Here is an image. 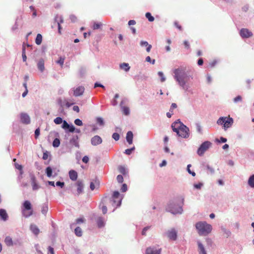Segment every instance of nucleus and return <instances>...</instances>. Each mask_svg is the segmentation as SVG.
Masks as SVG:
<instances>
[{"label":"nucleus","instance_id":"1","mask_svg":"<svg viewBox=\"0 0 254 254\" xmlns=\"http://www.w3.org/2000/svg\"><path fill=\"white\" fill-rule=\"evenodd\" d=\"M174 78L179 86L185 91H189L190 86L188 82L191 76L183 68L175 69L174 71Z\"/></svg>","mask_w":254,"mask_h":254},{"label":"nucleus","instance_id":"2","mask_svg":"<svg viewBox=\"0 0 254 254\" xmlns=\"http://www.w3.org/2000/svg\"><path fill=\"white\" fill-rule=\"evenodd\" d=\"M184 201V197L183 196L176 197L167 203L165 209L173 214H181L183 212Z\"/></svg>","mask_w":254,"mask_h":254},{"label":"nucleus","instance_id":"3","mask_svg":"<svg viewBox=\"0 0 254 254\" xmlns=\"http://www.w3.org/2000/svg\"><path fill=\"white\" fill-rule=\"evenodd\" d=\"M195 227L199 236H207L212 230V225L206 221H199L195 224Z\"/></svg>","mask_w":254,"mask_h":254},{"label":"nucleus","instance_id":"4","mask_svg":"<svg viewBox=\"0 0 254 254\" xmlns=\"http://www.w3.org/2000/svg\"><path fill=\"white\" fill-rule=\"evenodd\" d=\"M233 119L229 117H220L217 121V124L219 125L223 126V127L225 130L230 128L233 124Z\"/></svg>","mask_w":254,"mask_h":254},{"label":"nucleus","instance_id":"5","mask_svg":"<svg viewBox=\"0 0 254 254\" xmlns=\"http://www.w3.org/2000/svg\"><path fill=\"white\" fill-rule=\"evenodd\" d=\"M23 208L22 212L23 216L29 217L33 213L31 202L29 200H25L23 204Z\"/></svg>","mask_w":254,"mask_h":254},{"label":"nucleus","instance_id":"6","mask_svg":"<svg viewBox=\"0 0 254 254\" xmlns=\"http://www.w3.org/2000/svg\"><path fill=\"white\" fill-rule=\"evenodd\" d=\"M212 143L208 141L203 142L198 148L197 153L199 156H202L204 152L211 146Z\"/></svg>","mask_w":254,"mask_h":254},{"label":"nucleus","instance_id":"7","mask_svg":"<svg viewBox=\"0 0 254 254\" xmlns=\"http://www.w3.org/2000/svg\"><path fill=\"white\" fill-rule=\"evenodd\" d=\"M189 128L185 125L182 126V127L180 128L177 132V135L184 138H187L189 137Z\"/></svg>","mask_w":254,"mask_h":254},{"label":"nucleus","instance_id":"8","mask_svg":"<svg viewBox=\"0 0 254 254\" xmlns=\"http://www.w3.org/2000/svg\"><path fill=\"white\" fill-rule=\"evenodd\" d=\"M178 232L175 228H171L165 232V236L171 241H176Z\"/></svg>","mask_w":254,"mask_h":254},{"label":"nucleus","instance_id":"9","mask_svg":"<svg viewBox=\"0 0 254 254\" xmlns=\"http://www.w3.org/2000/svg\"><path fill=\"white\" fill-rule=\"evenodd\" d=\"M75 186L77 189L76 195H79L83 192L84 184L82 180H78L75 183Z\"/></svg>","mask_w":254,"mask_h":254},{"label":"nucleus","instance_id":"10","mask_svg":"<svg viewBox=\"0 0 254 254\" xmlns=\"http://www.w3.org/2000/svg\"><path fill=\"white\" fill-rule=\"evenodd\" d=\"M20 122L23 124L28 125L30 123V118L29 115L25 113H22L20 114Z\"/></svg>","mask_w":254,"mask_h":254},{"label":"nucleus","instance_id":"11","mask_svg":"<svg viewBox=\"0 0 254 254\" xmlns=\"http://www.w3.org/2000/svg\"><path fill=\"white\" fill-rule=\"evenodd\" d=\"M240 34L242 38H248L253 36V33L247 28H243L240 32Z\"/></svg>","mask_w":254,"mask_h":254},{"label":"nucleus","instance_id":"12","mask_svg":"<svg viewBox=\"0 0 254 254\" xmlns=\"http://www.w3.org/2000/svg\"><path fill=\"white\" fill-rule=\"evenodd\" d=\"M183 125H184V124L181 122L180 121L177 120L172 124L171 127L173 131L177 133L180 128L182 127V126Z\"/></svg>","mask_w":254,"mask_h":254},{"label":"nucleus","instance_id":"13","mask_svg":"<svg viewBox=\"0 0 254 254\" xmlns=\"http://www.w3.org/2000/svg\"><path fill=\"white\" fill-rule=\"evenodd\" d=\"M31 184L33 190H38L40 188V186L37 183L36 179L34 175L31 176Z\"/></svg>","mask_w":254,"mask_h":254},{"label":"nucleus","instance_id":"14","mask_svg":"<svg viewBox=\"0 0 254 254\" xmlns=\"http://www.w3.org/2000/svg\"><path fill=\"white\" fill-rule=\"evenodd\" d=\"M197 245L198 246L197 251L199 254H207L204 245L200 241H197Z\"/></svg>","mask_w":254,"mask_h":254},{"label":"nucleus","instance_id":"15","mask_svg":"<svg viewBox=\"0 0 254 254\" xmlns=\"http://www.w3.org/2000/svg\"><path fill=\"white\" fill-rule=\"evenodd\" d=\"M91 144L96 146L101 144L102 142V138L98 135H95L91 138Z\"/></svg>","mask_w":254,"mask_h":254},{"label":"nucleus","instance_id":"16","mask_svg":"<svg viewBox=\"0 0 254 254\" xmlns=\"http://www.w3.org/2000/svg\"><path fill=\"white\" fill-rule=\"evenodd\" d=\"M84 91V87L80 86L77 87L73 91V95L75 96H79L83 94Z\"/></svg>","mask_w":254,"mask_h":254},{"label":"nucleus","instance_id":"17","mask_svg":"<svg viewBox=\"0 0 254 254\" xmlns=\"http://www.w3.org/2000/svg\"><path fill=\"white\" fill-rule=\"evenodd\" d=\"M77 173L74 170H70L69 172V177L72 181H76L77 178Z\"/></svg>","mask_w":254,"mask_h":254},{"label":"nucleus","instance_id":"18","mask_svg":"<svg viewBox=\"0 0 254 254\" xmlns=\"http://www.w3.org/2000/svg\"><path fill=\"white\" fill-rule=\"evenodd\" d=\"M146 254H159V252L155 248L149 247L146 249Z\"/></svg>","mask_w":254,"mask_h":254},{"label":"nucleus","instance_id":"19","mask_svg":"<svg viewBox=\"0 0 254 254\" xmlns=\"http://www.w3.org/2000/svg\"><path fill=\"white\" fill-rule=\"evenodd\" d=\"M37 66L39 69V70L43 72L45 69V66H44V61L43 59H40L38 64H37Z\"/></svg>","mask_w":254,"mask_h":254},{"label":"nucleus","instance_id":"20","mask_svg":"<svg viewBox=\"0 0 254 254\" xmlns=\"http://www.w3.org/2000/svg\"><path fill=\"white\" fill-rule=\"evenodd\" d=\"M126 139L127 142L131 144L132 143L133 133L131 131H128L127 133Z\"/></svg>","mask_w":254,"mask_h":254},{"label":"nucleus","instance_id":"21","mask_svg":"<svg viewBox=\"0 0 254 254\" xmlns=\"http://www.w3.org/2000/svg\"><path fill=\"white\" fill-rule=\"evenodd\" d=\"M4 242L5 245L8 247L12 246L13 245L12 239L10 236H6Z\"/></svg>","mask_w":254,"mask_h":254},{"label":"nucleus","instance_id":"22","mask_svg":"<svg viewBox=\"0 0 254 254\" xmlns=\"http://www.w3.org/2000/svg\"><path fill=\"white\" fill-rule=\"evenodd\" d=\"M0 217L3 221H6L8 218V215L4 209H0Z\"/></svg>","mask_w":254,"mask_h":254},{"label":"nucleus","instance_id":"23","mask_svg":"<svg viewBox=\"0 0 254 254\" xmlns=\"http://www.w3.org/2000/svg\"><path fill=\"white\" fill-rule=\"evenodd\" d=\"M112 205L114 207H118L121 205L122 199H112L111 200Z\"/></svg>","mask_w":254,"mask_h":254},{"label":"nucleus","instance_id":"24","mask_svg":"<svg viewBox=\"0 0 254 254\" xmlns=\"http://www.w3.org/2000/svg\"><path fill=\"white\" fill-rule=\"evenodd\" d=\"M140 46H145V47H147V48H146V51L147 52H149L151 50V49L152 48V46L151 45H149L148 44V42H146V41H141L140 42Z\"/></svg>","mask_w":254,"mask_h":254},{"label":"nucleus","instance_id":"25","mask_svg":"<svg viewBox=\"0 0 254 254\" xmlns=\"http://www.w3.org/2000/svg\"><path fill=\"white\" fill-rule=\"evenodd\" d=\"M30 230L34 234L36 235H37L40 232L39 229L35 225H31L30 226Z\"/></svg>","mask_w":254,"mask_h":254},{"label":"nucleus","instance_id":"26","mask_svg":"<svg viewBox=\"0 0 254 254\" xmlns=\"http://www.w3.org/2000/svg\"><path fill=\"white\" fill-rule=\"evenodd\" d=\"M120 67L122 69L126 71H128L130 69V66L127 63H124L120 65Z\"/></svg>","mask_w":254,"mask_h":254},{"label":"nucleus","instance_id":"27","mask_svg":"<svg viewBox=\"0 0 254 254\" xmlns=\"http://www.w3.org/2000/svg\"><path fill=\"white\" fill-rule=\"evenodd\" d=\"M96 222L99 228H101L103 227L105 225L104 219L102 217L98 218L97 219Z\"/></svg>","mask_w":254,"mask_h":254},{"label":"nucleus","instance_id":"28","mask_svg":"<svg viewBox=\"0 0 254 254\" xmlns=\"http://www.w3.org/2000/svg\"><path fill=\"white\" fill-rule=\"evenodd\" d=\"M78 138L77 135L74 136L70 140V143L76 147H79L78 143L77 141Z\"/></svg>","mask_w":254,"mask_h":254},{"label":"nucleus","instance_id":"29","mask_svg":"<svg viewBox=\"0 0 254 254\" xmlns=\"http://www.w3.org/2000/svg\"><path fill=\"white\" fill-rule=\"evenodd\" d=\"M42 41V36L40 34H38L37 35L36 39H35V43L37 45H40Z\"/></svg>","mask_w":254,"mask_h":254},{"label":"nucleus","instance_id":"30","mask_svg":"<svg viewBox=\"0 0 254 254\" xmlns=\"http://www.w3.org/2000/svg\"><path fill=\"white\" fill-rule=\"evenodd\" d=\"M221 230L223 232V233L225 235V236L226 238H228L229 237H230L231 236V232H230V230H229L224 227H221Z\"/></svg>","mask_w":254,"mask_h":254},{"label":"nucleus","instance_id":"31","mask_svg":"<svg viewBox=\"0 0 254 254\" xmlns=\"http://www.w3.org/2000/svg\"><path fill=\"white\" fill-rule=\"evenodd\" d=\"M249 185L252 187L254 188V175H252L248 180Z\"/></svg>","mask_w":254,"mask_h":254},{"label":"nucleus","instance_id":"32","mask_svg":"<svg viewBox=\"0 0 254 254\" xmlns=\"http://www.w3.org/2000/svg\"><path fill=\"white\" fill-rule=\"evenodd\" d=\"M118 170L122 174L124 175H126L127 174V171L126 169L122 166H120L118 167Z\"/></svg>","mask_w":254,"mask_h":254},{"label":"nucleus","instance_id":"33","mask_svg":"<svg viewBox=\"0 0 254 254\" xmlns=\"http://www.w3.org/2000/svg\"><path fill=\"white\" fill-rule=\"evenodd\" d=\"M22 57L23 61L24 62H26V60H27V57L26 55L25 47L24 45H23V46H22Z\"/></svg>","mask_w":254,"mask_h":254},{"label":"nucleus","instance_id":"34","mask_svg":"<svg viewBox=\"0 0 254 254\" xmlns=\"http://www.w3.org/2000/svg\"><path fill=\"white\" fill-rule=\"evenodd\" d=\"M74 233L78 237H81L82 234V230L79 227H77L74 229Z\"/></svg>","mask_w":254,"mask_h":254},{"label":"nucleus","instance_id":"35","mask_svg":"<svg viewBox=\"0 0 254 254\" xmlns=\"http://www.w3.org/2000/svg\"><path fill=\"white\" fill-rule=\"evenodd\" d=\"M122 112L125 115H128L129 114V109L126 106H123L122 107Z\"/></svg>","mask_w":254,"mask_h":254},{"label":"nucleus","instance_id":"36","mask_svg":"<svg viewBox=\"0 0 254 254\" xmlns=\"http://www.w3.org/2000/svg\"><path fill=\"white\" fill-rule=\"evenodd\" d=\"M195 126L197 132L201 134L202 133V129L200 124L197 123L195 124Z\"/></svg>","mask_w":254,"mask_h":254},{"label":"nucleus","instance_id":"37","mask_svg":"<svg viewBox=\"0 0 254 254\" xmlns=\"http://www.w3.org/2000/svg\"><path fill=\"white\" fill-rule=\"evenodd\" d=\"M60 21H57V24H58V26L59 33L60 34H61L62 27H61V24L64 22V20L62 17H60Z\"/></svg>","mask_w":254,"mask_h":254},{"label":"nucleus","instance_id":"38","mask_svg":"<svg viewBox=\"0 0 254 254\" xmlns=\"http://www.w3.org/2000/svg\"><path fill=\"white\" fill-rule=\"evenodd\" d=\"M46 173L48 177H51L52 175V169L50 167H48L46 169Z\"/></svg>","mask_w":254,"mask_h":254},{"label":"nucleus","instance_id":"39","mask_svg":"<svg viewBox=\"0 0 254 254\" xmlns=\"http://www.w3.org/2000/svg\"><path fill=\"white\" fill-rule=\"evenodd\" d=\"M113 199H121L120 198V194L119 191H115L113 192V196H112Z\"/></svg>","mask_w":254,"mask_h":254},{"label":"nucleus","instance_id":"40","mask_svg":"<svg viewBox=\"0 0 254 254\" xmlns=\"http://www.w3.org/2000/svg\"><path fill=\"white\" fill-rule=\"evenodd\" d=\"M60 144V141L58 138H55L53 142V145L54 147H57Z\"/></svg>","mask_w":254,"mask_h":254},{"label":"nucleus","instance_id":"41","mask_svg":"<svg viewBox=\"0 0 254 254\" xmlns=\"http://www.w3.org/2000/svg\"><path fill=\"white\" fill-rule=\"evenodd\" d=\"M145 16L148 19V20L150 22H152V21H154V17L151 15V14L150 12H147L145 14Z\"/></svg>","mask_w":254,"mask_h":254},{"label":"nucleus","instance_id":"42","mask_svg":"<svg viewBox=\"0 0 254 254\" xmlns=\"http://www.w3.org/2000/svg\"><path fill=\"white\" fill-rule=\"evenodd\" d=\"M54 123L57 125L61 124L63 123V120L62 118L61 117H57L56 119H54Z\"/></svg>","mask_w":254,"mask_h":254},{"label":"nucleus","instance_id":"43","mask_svg":"<svg viewBox=\"0 0 254 254\" xmlns=\"http://www.w3.org/2000/svg\"><path fill=\"white\" fill-rule=\"evenodd\" d=\"M102 25V24L101 23H94L92 28L94 30L98 29L100 28Z\"/></svg>","mask_w":254,"mask_h":254},{"label":"nucleus","instance_id":"44","mask_svg":"<svg viewBox=\"0 0 254 254\" xmlns=\"http://www.w3.org/2000/svg\"><path fill=\"white\" fill-rule=\"evenodd\" d=\"M64 62V58L60 57L59 60L57 61V63L60 64L61 65V67H62L63 66Z\"/></svg>","mask_w":254,"mask_h":254},{"label":"nucleus","instance_id":"45","mask_svg":"<svg viewBox=\"0 0 254 254\" xmlns=\"http://www.w3.org/2000/svg\"><path fill=\"white\" fill-rule=\"evenodd\" d=\"M191 167V165L190 164H189L187 166V171L188 172V173L190 174H191L192 176H195V173L194 172H191V171L190 170V167Z\"/></svg>","mask_w":254,"mask_h":254},{"label":"nucleus","instance_id":"46","mask_svg":"<svg viewBox=\"0 0 254 254\" xmlns=\"http://www.w3.org/2000/svg\"><path fill=\"white\" fill-rule=\"evenodd\" d=\"M112 137L116 141H118L120 139V135L119 133L115 132L112 135Z\"/></svg>","mask_w":254,"mask_h":254},{"label":"nucleus","instance_id":"47","mask_svg":"<svg viewBox=\"0 0 254 254\" xmlns=\"http://www.w3.org/2000/svg\"><path fill=\"white\" fill-rule=\"evenodd\" d=\"M242 100V97L240 95L237 96L233 99L234 103H236L238 102H241Z\"/></svg>","mask_w":254,"mask_h":254},{"label":"nucleus","instance_id":"48","mask_svg":"<svg viewBox=\"0 0 254 254\" xmlns=\"http://www.w3.org/2000/svg\"><path fill=\"white\" fill-rule=\"evenodd\" d=\"M117 181H118V183H122L123 182V181H124V178H123V177L122 175H118L117 176Z\"/></svg>","mask_w":254,"mask_h":254},{"label":"nucleus","instance_id":"49","mask_svg":"<svg viewBox=\"0 0 254 254\" xmlns=\"http://www.w3.org/2000/svg\"><path fill=\"white\" fill-rule=\"evenodd\" d=\"M63 124L62 126V127L64 129H67L69 127V125H68V124L65 121H63Z\"/></svg>","mask_w":254,"mask_h":254},{"label":"nucleus","instance_id":"50","mask_svg":"<svg viewBox=\"0 0 254 254\" xmlns=\"http://www.w3.org/2000/svg\"><path fill=\"white\" fill-rule=\"evenodd\" d=\"M74 123L75 125L79 126H81L83 124L82 122L79 119H77L75 120Z\"/></svg>","mask_w":254,"mask_h":254},{"label":"nucleus","instance_id":"51","mask_svg":"<svg viewBox=\"0 0 254 254\" xmlns=\"http://www.w3.org/2000/svg\"><path fill=\"white\" fill-rule=\"evenodd\" d=\"M206 168L207 169V170H208V171L211 174H213L214 173V169L210 167L209 165H206Z\"/></svg>","mask_w":254,"mask_h":254},{"label":"nucleus","instance_id":"52","mask_svg":"<svg viewBox=\"0 0 254 254\" xmlns=\"http://www.w3.org/2000/svg\"><path fill=\"white\" fill-rule=\"evenodd\" d=\"M145 61L147 62H149V63H151L152 64H154L155 63V60H153L152 61H151V58L149 56H147L146 59H145Z\"/></svg>","mask_w":254,"mask_h":254},{"label":"nucleus","instance_id":"53","mask_svg":"<svg viewBox=\"0 0 254 254\" xmlns=\"http://www.w3.org/2000/svg\"><path fill=\"white\" fill-rule=\"evenodd\" d=\"M203 186V184L201 183H199L197 184H194V188L196 189H200L202 186Z\"/></svg>","mask_w":254,"mask_h":254},{"label":"nucleus","instance_id":"54","mask_svg":"<svg viewBox=\"0 0 254 254\" xmlns=\"http://www.w3.org/2000/svg\"><path fill=\"white\" fill-rule=\"evenodd\" d=\"M134 149V147L130 149H127L125 150V153L127 155H130L132 151Z\"/></svg>","mask_w":254,"mask_h":254},{"label":"nucleus","instance_id":"55","mask_svg":"<svg viewBox=\"0 0 254 254\" xmlns=\"http://www.w3.org/2000/svg\"><path fill=\"white\" fill-rule=\"evenodd\" d=\"M127 185L124 184L122 185L121 190L122 192H125L127 190Z\"/></svg>","mask_w":254,"mask_h":254},{"label":"nucleus","instance_id":"56","mask_svg":"<svg viewBox=\"0 0 254 254\" xmlns=\"http://www.w3.org/2000/svg\"><path fill=\"white\" fill-rule=\"evenodd\" d=\"M177 107V105L176 103H172L170 107V112H173V110Z\"/></svg>","mask_w":254,"mask_h":254},{"label":"nucleus","instance_id":"57","mask_svg":"<svg viewBox=\"0 0 254 254\" xmlns=\"http://www.w3.org/2000/svg\"><path fill=\"white\" fill-rule=\"evenodd\" d=\"M97 123L100 125H104V121L101 118H98L97 119Z\"/></svg>","mask_w":254,"mask_h":254},{"label":"nucleus","instance_id":"58","mask_svg":"<svg viewBox=\"0 0 254 254\" xmlns=\"http://www.w3.org/2000/svg\"><path fill=\"white\" fill-rule=\"evenodd\" d=\"M40 134V129L37 128L35 131V136L36 138H37Z\"/></svg>","mask_w":254,"mask_h":254},{"label":"nucleus","instance_id":"59","mask_svg":"<svg viewBox=\"0 0 254 254\" xmlns=\"http://www.w3.org/2000/svg\"><path fill=\"white\" fill-rule=\"evenodd\" d=\"M67 129H68L69 131L71 132H73L75 130V128L73 125H71V126L69 125V127L68 128H67Z\"/></svg>","mask_w":254,"mask_h":254},{"label":"nucleus","instance_id":"60","mask_svg":"<svg viewBox=\"0 0 254 254\" xmlns=\"http://www.w3.org/2000/svg\"><path fill=\"white\" fill-rule=\"evenodd\" d=\"M48 211V207L47 206H43L42 209V213L45 214Z\"/></svg>","mask_w":254,"mask_h":254},{"label":"nucleus","instance_id":"61","mask_svg":"<svg viewBox=\"0 0 254 254\" xmlns=\"http://www.w3.org/2000/svg\"><path fill=\"white\" fill-rule=\"evenodd\" d=\"M56 185L62 188L64 186V182H61L59 181L56 183Z\"/></svg>","mask_w":254,"mask_h":254},{"label":"nucleus","instance_id":"62","mask_svg":"<svg viewBox=\"0 0 254 254\" xmlns=\"http://www.w3.org/2000/svg\"><path fill=\"white\" fill-rule=\"evenodd\" d=\"M217 141L218 142H222L223 143L226 142L227 141V139L226 138L221 137L220 138V140H219L218 139H216Z\"/></svg>","mask_w":254,"mask_h":254},{"label":"nucleus","instance_id":"63","mask_svg":"<svg viewBox=\"0 0 254 254\" xmlns=\"http://www.w3.org/2000/svg\"><path fill=\"white\" fill-rule=\"evenodd\" d=\"M102 212L104 214H105L107 212V208L106 206L103 205L102 208Z\"/></svg>","mask_w":254,"mask_h":254},{"label":"nucleus","instance_id":"64","mask_svg":"<svg viewBox=\"0 0 254 254\" xmlns=\"http://www.w3.org/2000/svg\"><path fill=\"white\" fill-rule=\"evenodd\" d=\"M82 161L85 163H87L89 161V158L87 156H85L82 158Z\"/></svg>","mask_w":254,"mask_h":254}]
</instances>
